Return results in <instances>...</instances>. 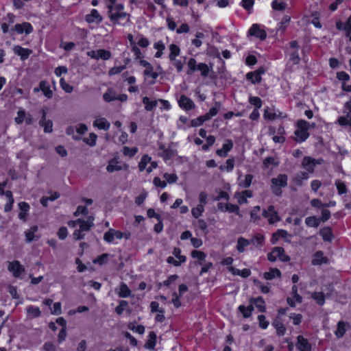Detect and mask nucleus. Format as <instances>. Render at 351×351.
Returning <instances> with one entry per match:
<instances>
[{
  "label": "nucleus",
  "instance_id": "obj_1",
  "mask_svg": "<svg viewBox=\"0 0 351 351\" xmlns=\"http://www.w3.org/2000/svg\"><path fill=\"white\" fill-rule=\"evenodd\" d=\"M108 17L113 24L125 25L130 23V15L123 11V5L115 3H108Z\"/></svg>",
  "mask_w": 351,
  "mask_h": 351
},
{
  "label": "nucleus",
  "instance_id": "obj_2",
  "mask_svg": "<svg viewBox=\"0 0 351 351\" xmlns=\"http://www.w3.org/2000/svg\"><path fill=\"white\" fill-rule=\"evenodd\" d=\"M296 129L294 132V136L292 140L298 143H302L306 141L310 136L308 130L310 128V123L304 120L300 119L296 122Z\"/></svg>",
  "mask_w": 351,
  "mask_h": 351
},
{
  "label": "nucleus",
  "instance_id": "obj_3",
  "mask_svg": "<svg viewBox=\"0 0 351 351\" xmlns=\"http://www.w3.org/2000/svg\"><path fill=\"white\" fill-rule=\"evenodd\" d=\"M343 112L346 113V115L339 117L336 123L341 127L351 128V96L343 104Z\"/></svg>",
  "mask_w": 351,
  "mask_h": 351
},
{
  "label": "nucleus",
  "instance_id": "obj_4",
  "mask_svg": "<svg viewBox=\"0 0 351 351\" xmlns=\"http://www.w3.org/2000/svg\"><path fill=\"white\" fill-rule=\"evenodd\" d=\"M322 161V159H315L311 156H304L302 162V166L308 173H312L314 172L316 165H321Z\"/></svg>",
  "mask_w": 351,
  "mask_h": 351
},
{
  "label": "nucleus",
  "instance_id": "obj_5",
  "mask_svg": "<svg viewBox=\"0 0 351 351\" xmlns=\"http://www.w3.org/2000/svg\"><path fill=\"white\" fill-rule=\"evenodd\" d=\"M285 185V176L280 174L277 178L271 179V190L276 195L282 193V187Z\"/></svg>",
  "mask_w": 351,
  "mask_h": 351
},
{
  "label": "nucleus",
  "instance_id": "obj_6",
  "mask_svg": "<svg viewBox=\"0 0 351 351\" xmlns=\"http://www.w3.org/2000/svg\"><path fill=\"white\" fill-rule=\"evenodd\" d=\"M285 309L281 308L278 310V313L276 318L274 320L272 324L276 328V332L278 335H284L285 328L282 322V317L285 315Z\"/></svg>",
  "mask_w": 351,
  "mask_h": 351
},
{
  "label": "nucleus",
  "instance_id": "obj_7",
  "mask_svg": "<svg viewBox=\"0 0 351 351\" xmlns=\"http://www.w3.org/2000/svg\"><path fill=\"white\" fill-rule=\"evenodd\" d=\"M335 27L339 31H344L346 36L348 37L349 41L351 43V14L345 23H343L340 20L337 21Z\"/></svg>",
  "mask_w": 351,
  "mask_h": 351
},
{
  "label": "nucleus",
  "instance_id": "obj_8",
  "mask_svg": "<svg viewBox=\"0 0 351 351\" xmlns=\"http://www.w3.org/2000/svg\"><path fill=\"white\" fill-rule=\"evenodd\" d=\"M295 348L298 351H312L311 343L302 335L297 337Z\"/></svg>",
  "mask_w": 351,
  "mask_h": 351
},
{
  "label": "nucleus",
  "instance_id": "obj_9",
  "mask_svg": "<svg viewBox=\"0 0 351 351\" xmlns=\"http://www.w3.org/2000/svg\"><path fill=\"white\" fill-rule=\"evenodd\" d=\"M87 55L95 60L101 58V60H107L111 57L110 51L105 49L92 50L88 51Z\"/></svg>",
  "mask_w": 351,
  "mask_h": 351
},
{
  "label": "nucleus",
  "instance_id": "obj_10",
  "mask_svg": "<svg viewBox=\"0 0 351 351\" xmlns=\"http://www.w3.org/2000/svg\"><path fill=\"white\" fill-rule=\"evenodd\" d=\"M8 269L12 272L13 276L15 278H19L21 274L25 271V267L21 265L19 261L10 262Z\"/></svg>",
  "mask_w": 351,
  "mask_h": 351
},
{
  "label": "nucleus",
  "instance_id": "obj_11",
  "mask_svg": "<svg viewBox=\"0 0 351 351\" xmlns=\"http://www.w3.org/2000/svg\"><path fill=\"white\" fill-rule=\"evenodd\" d=\"M328 258L324 256V254L322 251L318 250L313 254V258L311 260L312 265L317 266L322 265L323 264H328Z\"/></svg>",
  "mask_w": 351,
  "mask_h": 351
},
{
  "label": "nucleus",
  "instance_id": "obj_12",
  "mask_svg": "<svg viewBox=\"0 0 351 351\" xmlns=\"http://www.w3.org/2000/svg\"><path fill=\"white\" fill-rule=\"evenodd\" d=\"M263 215L264 217L268 219V221L270 224H273L280 221V217L278 215L277 212L274 210V207L273 206H269L267 210H265L263 212Z\"/></svg>",
  "mask_w": 351,
  "mask_h": 351
},
{
  "label": "nucleus",
  "instance_id": "obj_13",
  "mask_svg": "<svg viewBox=\"0 0 351 351\" xmlns=\"http://www.w3.org/2000/svg\"><path fill=\"white\" fill-rule=\"evenodd\" d=\"M284 248L281 247H274L270 253L268 254L267 258L268 260L271 262H274L276 261L277 258H278L282 261H285V259L284 258Z\"/></svg>",
  "mask_w": 351,
  "mask_h": 351
},
{
  "label": "nucleus",
  "instance_id": "obj_14",
  "mask_svg": "<svg viewBox=\"0 0 351 351\" xmlns=\"http://www.w3.org/2000/svg\"><path fill=\"white\" fill-rule=\"evenodd\" d=\"M42 118L39 121V125L44 128L45 133H51L53 131V122L51 120L46 119L47 112L45 110H41Z\"/></svg>",
  "mask_w": 351,
  "mask_h": 351
},
{
  "label": "nucleus",
  "instance_id": "obj_15",
  "mask_svg": "<svg viewBox=\"0 0 351 351\" xmlns=\"http://www.w3.org/2000/svg\"><path fill=\"white\" fill-rule=\"evenodd\" d=\"M249 35L259 38L261 40H265L267 37V34L264 29L260 28L258 24H253L248 32Z\"/></svg>",
  "mask_w": 351,
  "mask_h": 351
},
{
  "label": "nucleus",
  "instance_id": "obj_16",
  "mask_svg": "<svg viewBox=\"0 0 351 351\" xmlns=\"http://www.w3.org/2000/svg\"><path fill=\"white\" fill-rule=\"evenodd\" d=\"M350 328L348 322L344 321H339L337 324V330L335 331V335L337 338H342L348 329Z\"/></svg>",
  "mask_w": 351,
  "mask_h": 351
},
{
  "label": "nucleus",
  "instance_id": "obj_17",
  "mask_svg": "<svg viewBox=\"0 0 351 351\" xmlns=\"http://www.w3.org/2000/svg\"><path fill=\"white\" fill-rule=\"evenodd\" d=\"M319 235L322 239L326 242H331L334 239V234L332 228L330 226H325L320 229Z\"/></svg>",
  "mask_w": 351,
  "mask_h": 351
},
{
  "label": "nucleus",
  "instance_id": "obj_18",
  "mask_svg": "<svg viewBox=\"0 0 351 351\" xmlns=\"http://www.w3.org/2000/svg\"><path fill=\"white\" fill-rule=\"evenodd\" d=\"M179 105L185 110H191L195 107L194 102L185 95H182L179 99Z\"/></svg>",
  "mask_w": 351,
  "mask_h": 351
},
{
  "label": "nucleus",
  "instance_id": "obj_19",
  "mask_svg": "<svg viewBox=\"0 0 351 351\" xmlns=\"http://www.w3.org/2000/svg\"><path fill=\"white\" fill-rule=\"evenodd\" d=\"M93 217H88L86 220H82L78 219V222L80 224V230L82 231H88L91 227L93 226Z\"/></svg>",
  "mask_w": 351,
  "mask_h": 351
},
{
  "label": "nucleus",
  "instance_id": "obj_20",
  "mask_svg": "<svg viewBox=\"0 0 351 351\" xmlns=\"http://www.w3.org/2000/svg\"><path fill=\"white\" fill-rule=\"evenodd\" d=\"M93 126L99 130H108L110 128V123L106 118L96 119L93 122Z\"/></svg>",
  "mask_w": 351,
  "mask_h": 351
},
{
  "label": "nucleus",
  "instance_id": "obj_21",
  "mask_svg": "<svg viewBox=\"0 0 351 351\" xmlns=\"http://www.w3.org/2000/svg\"><path fill=\"white\" fill-rule=\"evenodd\" d=\"M14 30L19 34L25 32L28 34L33 30L32 26L29 23H23V24H16L14 25Z\"/></svg>",
  "mask_w": 351,
  "mask_h": 351
},
{
  "label": "nucleus",
  "instance_id": "obj_22",
  "mask_svg": "<svg viewBox=\"0 0 351 351\" xmlns=\"http://www.w3.org/2000/svg\"><path fill=\"white\" fill-rule=\"evenodd\" d=\"M13 50L14 53L21 56V58L22 60L27 59L32 52V50L29 49L23 48L22 47L19 45L14 46Z\"/></svg>",
  "mask_w": 351,
  "mask_h": 351
},
{
  "label": "nucleus",
  "instance_id": "obj_23",
  "mask_svg": "<svg viewBox=\"0 0 351 351\" xmlns=\"http://www.w3.org/2000/svg\"><path fill=\"white\" fill-rule=\"evenodd\" d=\"M86 21L89 23L95 22L100 23L102 21V17L97 10L93 9L90 14L86 16Z\"/></svg>",
  "mask_w": 351,
  "mask_h": 351
},
{
  "label": "nucleus",
  "instance_id": "obj_24",
  "mask_svg": "<svg viewBox=\"0 0 351 351\" xmlns=\"http://www.w3.org/2000/svg\"><path fill=\"white\" fill-rule=\"evenodd\" d=\"M232 141L231 140H228L227 143L223 145L221 149L217 150V154L221 157H226L228 152L232 149Z\"/></svg>",
  "mask_w": 351,
  "mask_h": 351
},
{
  "label": "nucleus",
  "instance_id": "obj_25",
  "mask_svg": "<svg viewBox=\"0 0 351 351\" xmlns=\"http://www.w3.org/2000/svg\"><path fill=\"white\" fill-rule=\"evenodd\" d=\"M281 272L277 268H271L269 271L265 272L263 274V278L265 280H270L275 278H280Z\"/></svg>",
  "mask_w": 351,
  "mask_h": 351
},
{
  "label": "nucleus",
  "instance_id": "obj_26",
  "mask_svg": "<svg viewBox=\"0 0 351 351\" xmlns=\"http://www.w3.org/2000/svg\"><path fill=\"white\" fill-rule=\"evenodd\" d=\"M40 89L47 98L51 99L53 97V91L50 89L47 82L45 80L41 81L40 82Z\"/></svg>",
  "mask_w": 351,
  "mask_h": 351
},
{
  "label": "nucleus",
  "instance_id": "obj_27",
  "mask_svg": "<svg viewBox=\"0 0 351 351\" xmlns=\"http://www.w3.org/2000/svg\"><path fill=\"white\" fill-rule=\"evenodd\" d=\"M250 302L252 304L251 305L254 304L260 312L263 313L265 311V301L262 297L252 298Z\"/></svg>",
  "mask_w": 351,
  "mask_h": 351
},
{
  "label": "nucleus",
  "instance_id": "obj_28",
  "mask_svg": "<svg viewBox=\"0 0 351 351\" xmlns=\"http://www.w3.org/2000/svg\"><path fill=\"white\" fill-rule=\"evenodd\" d=\"M308 178V172L300 171L293 178V182L297 186H302L303 184V181L307 180Z\"/></svg>",
  "mask_w": 351,
  "mask_h": 351
},
{
  "label": "nucleus",
  "instance_id": "obj_29",
  "mask_svg": "<svg viewBox=\"0 0 351 351\" xmlns=\"http://www.w3.org/2000/svg\"><path fill=\"white\" fill-rule=\"evenodd\" d=\"M220 107H221L220 102L216 101L215 103V106L211 108L209 110L208 112H207L204 114V120L208 121V120L210 119L213 117L215 116L218 113V111H219Z\"/></svg>",
  "mask_w": 351,
  "mask_h": 351
},
{
  "label": "nucleus",
  "instance_id": "obj_30",
  "mask_svg": "<svg viewBox=\"0 0 351 351\" xmlns=\"http://www.w3.org/2000/svg\"><path fill=\"white\" fill-rule=\"evenodd\" d=\"M311 298L312 299H313L316 303L319 305V306H322L325 303V300H326V298H325V295L323 292L322 291H319V292H317V291H315L313 292L312 294H311Z\"/></svg>",
  "mask_w": 351,
  "mask_h": 351
},
{
  "label": "nucleus",
  "instance_id": "obj_31",
  "mask_svg": "<svg viewBox=\"0 0 351 351\" xmlns=\"http://www.w3.org/2000/svg\"><path fill=\"white\" fill-rule=\"evenodd\" d=\"M122 167L118 165V161L116 158L110 160L106 167V170L110 173H112L116 171H120Z\"/></svg>",
  "mask_w": 351,
  "mask_h": 351
},
{
  "label": "nucleus",
  "instance_id": "obj_32",
  "mask_svg": "<svg viewBox=\"0 0 351 351\" xmlns=\"http://www.w3.org/2000/svg\"><path fill=\"white\" fill-rule=\"evenodd\" d=\"M143 103L145 104V109L147 111H152L154 108L156 107L158 101L157 100H150L149 97H144L143 98Z\"/></svg>",
  "mask_w": 351,
  "mask_h": 351
},
{
  "label": "nucleus",
  "instance_id": "obj_33",
  "mask_svg": "<svg viewBox=\"0 0 351 351\" xmlns=\"http://www.w3.org/2000/svg\"><path fill=\"white\" fill-rule=\"evenodd\" d=\"M156 335L154 332H150L148 339L145 345V348L149 350H154L156 346Z\"/></svg>",
  "mask_w": 351,
  "mask_h": 351
},
{
  "label": "nucleus",
  "instance_id": "obj_34",
  "mask_svg": "<svg viewBox=\"0 0 351 351\" xmlns=\"http://www.w3.org/2000/svg\"><path fill=\"white\" fill-rule=\"evenodd\" d=\"M191 256L193 258L197 259L198 265H203V262L205 261L206 255L203 252L198 251V250H193L191 252Z\"/></svg>",
  "mask_w": 351,
  "mask_h": 351
},
{
  "label": "nucleus",
  "instance_id": "obj_35",
  "mask_svg": "<svg viewBox=\"0 0 351 351\" xmlns=\"http://www.w3.org/2000/svg\"><path fill=\"white\" fill-rule=\"evenodd\" d=\"M251 242L243 237H239L237 240V249L239 252H243L245 247Z\"/></svg>",
  "mask_w": 351,
  "mask_h": 351
},
{
  "label": "nucleus",
  "instance_id": "obj_36",
  "mask_svg": "<svg viewBox=\"0 0 351 351\" xmlns=\"http://www.w3.org/2000/svg\"><path fill=\"white\" fill-rule=\"evenodd\" d=\"M302 301V298L298 293L293 294V297L287 298V304L290 306H295L296 303H301Z\"/></svg>",
  "mask_w": 351,
  "mask_h": 351
},
{
  "label": "nucleus",
  "instance_id": "obj_37",
  "mask_svg": "<svg viewBox=\"0 0 351 351\" xmlns=\"http://www.w3.org/2000/svg\"><path fill=\"white\" fill-rule=\"evenodd\" d=\"M37 231H38V227L36 226H32L29 230H27L25 232L26 241L27 242H31V241H34L35 239V238L36 237V236H34V233L36 232Z\"/></svg>",
  "mask_w": 351,
  "mask_h": 351
},
{
  "label": "nucleus",
  "instance_id": "obj_38",
  "mask_svg": "<svg viewBox=\"0 0 351 351\" xmlns=\"http://www.w3.org/2000/svg\"><path fill=\"white\" fill-rule=\"evenodd\" d=\"M305 223L308 227L317 228L319 225V219L315 216H310L305 219Z\"/></svg>",
  "mask_w": 351,
  "mask_h": 351
},
{
  "label": "nucleus",
  "instance_id": "obj_39",
  "mask_svg": "<svg viewBox=\"0 0 351 351\" xmlns=\"http://www.w3.org/2000/svg\"><path fill=\"white\" fill-rule=\"evenodd\" d=\"M170 53L169 58L171 60H175L176 57L180 54V48L175 44H171L169 46Z\"/></svg>",
  "mask_w": 351,
  "mask_h": 351
},
{
  "label": "nucleus",
  "instance_id": "obj_40",
  "mask_svg": "<svg viewBox=\"0 0 351 351\" xmlns=\"http://www.w3.org/2000/svg\"><path fill=\"white\" fill-rule=\"evenodd\" d=\"M118 294H119V296L121 298H128L130 295L131 291L129 289L127 285H125V283H122L120 285L119 291Z\"/></svg>",
  "mask_w": 351,
  "mask_h": 351
},
{
  "label": "nucleus",
  "instance_id": "obj_41",
  "mask_svg": "<svg viewBox=\"0 0 351 351\" xmlns=\"http://www.w3.org/2000/svg\"><path fill=\"white\" fill-rule=\"evenodd\" d=\"M335 186L337 187V192H338L339 195H343L347 193V191H348L347 186L343 181H341L340 180H336Z\"/></svg>",
  "mask_w": 351,
  "mask_h": 351
},
{
  "label": "nucleus",
  "instance_id": "obj_42",
  "mask_svg": "<svg viewBox=\"0 0 351 351\" xmlns=\"http://www.w3.org/2000/svg\"><path fill=\"white\" fill-rule=\"evenodd\" d=\"M27 313L31 317V318L38 317L41 314L40 308L33 306L27 307Z\"/></svg>",
  "mask_w": 351,
  "mask_h": 351
},
{
  "label": "nucleus",
  "instance_id": "obj_43",
  "mask_svg": "<svg viewBox=\"0 0 351 351\" xmlns=\"http://www.w3.org/2000/svg\"><path fill=\"white\" fill-rule=\"evenodd\" d=\"M239 310L243 314V317L247 318L251 315L252 311L254 310V307L252 305H250L247 307L241 305L239 307Z\"/></svg>",
  "mask_w": 351,
  "mask_h": 351
},
{
  "label": "nucleus",
  "instance_id": "obj_44",
  "mask_svg": "<svg viewBox=\"0 0 351 351\" xmlns=\"http://www.w3.org/2000/svg\"><path fill=\"white\" fill-rule=\"evenodd\" d=\"M253 176L251 174H247L245 176L244 180H241L239 183V186L243 188H248L252 184Z\"/></svg>",
  "mask_w": 351,
  "mask_h": 351
},
{
  "label": "nucleus",
  "instance_id": "obj_45",
  "mask_svg": "<svg viewBox=\"0 0 351 351\" xmlns=\"http://www.w3.org/2000/svg\"><path fill=\"white\" fill-rule=\"evenodd\" d=\"M313 19L311 20V23L314 25L315 27L317 29H321L322 27V25L319 21V14L317 12H315L312 13Z\"/></svg>",
  "mask_w": 351,
  "mask_h": 351
},
{
  "label": "nucleus",
  "instance_id": "obj_46",
  "mask_svg": "<svg viewBox=\"0 0 351 351\" xmlns=\"http://www.w3.org/2000/svg\"><path fill=\"white\" fill-rule=\"evenodd\" d=\"M280 237L285 238V231L283 230H278L277 232L272 234L271 242L272 244L277 243Z\"/></svg>",
  "mask_w": 351,
  "mask_h": 351
},
{
  "label": "nucleus",
  "instance_id": "obj_47",
  "mask_svg": "<svg viewBox=\"0 0 351 351\" xmlns=\"http://www.w3.org/2000/svg\"><path fill=\"white\" fill-rule=\"evenodd\" d=\"M246 77L247 80H250L253 84L260 83L262 80L261 77H260L258 74L257 75L254 72H250L247 73Z\"/></svg>",
  "mask_w": 351,
  "mask_h": 351
},
{
  "label": "nucleus",
  "instance_id": "obj_48",
  "mask_svg": "<svg viewBox=\"0 0 351 351\" xmlns=\"http://www.w3.org/2000/svg\"><path fill=\"white\" fill-rule=\"evenodd\" d=\"M197 70L201 71V74L204 77H207L210 71L208 65L204 63L198 64L197 65Z\"/></svg>",
  "mask_w": 351,
  "mask_h": 351
},
{
  "label": "nucleus",
  "instance_id": "obj_49",
  "mask_svg": "<svg viewBox=\"0 0 351 351\" xmlns=\"http://www.w3.org/2000/svg\"><path fill=\"white\" fill-rule=\"evenodd\" d=\"M151 158L147 155H145L142 157L140 162L138 163V168L140 171H143L145 170L146 165L148 162H150Z\"/></svg>",
  "mask_w": 351,
  "mask_h": 351
},
{
  "label": "nucleus",
  "instance_id": "obj_50",
  "mask_svg": "<svg viewBox=\"0 0 351 351\" xmlns=\"http://www.w3.org/2000/svg\"><path fill=\"white\" fill-rule=\"evenodd\" d=\"M197 64H197L195 59L190 58L188 62L189 70L187 71V74L191 75L192 73L196 71Z\"/></svg>",
  "mask_w": 351,
  "mask_h": 351
},
{
  "label": "nucleus",
  "instance_id": "obj_51",
  "mask_svg": "<svg viewBox=\"0 0 351 351\" xmlns=\"http://www.w3.org/2000/svg\"><path fill=\"white\" fill-rule=\"evenodd\" d=\"M103 98L107 102L117 100L115 93L111 90H109L108 92L105 93L103 95Z\"/></svg>",
  "mask_w": 351,
  "mask_h": 351
},
{
  "label": "nucleus",
  "instance_id": "obj_52",
  "mask_svg": "<svg viewBox=\"0 0 351 351\" xmlns=\"http://www.w3.org/2000/svg\"><path fill=\"white\" fill-rule=\"evenodd\" d=\"M289 61H291L293 64H298L300 63V58L298 50L290 53Z\"/></svg>",
  "mask_w": 351,
  "mask_h": 351
},
{
  "label": "nucleus",
  "instance_id": "obj_53",
  "mask_svg": "<svg viewBox=\"0 0 351 351\" xmlns=\"http://www.w3.org/2000/svg\"><path fill=\"white\" fill-rule=\"evenodd\" d=\"M204 205L203 204H199L197 206V207L193 208L191 210V213L193 216L195 218H198L202 213L204 212Z\"/></svg>",
  "mask_w": 351,
  "mask_h": 351
},
{
  "label": "nucleus",
  "instance_id": "obj_54",
  "mask_svg": "<svg viewBox=\"0 0 351 351\" xmlns=\"http://www.w3.org/2000/svg\"><path fill=\"white\" fill-rule=\"evenodd\" d=\"M271 7L275 10L282 11L285 9V5L282 1H278V0H274L271 3Z\"/></svg>",
  "mask_w": 351,
  "mask_h": 351
},
{
  "label": "nucleus",
  "instance_id": "obj_55",
  "mask_svg": "<svg viewBox=\"0 0 351 351\" xmlns=\"http://www.w3.org/2000/svg\"><path fill=\"white\" fill-rule=\"evenodd\" d=\"M60 84L62 88L66 93H71L73 90V87L72 86L69 85L68 83H66L63 78L60 79Z\"/></svg>",
  "mask_w": 351,
  "mask_h": 351
},
{
  "label": "nucleus",
  "instance_id": "obj_56",
  "mask_svg": "<svg viewBox=\"0 0 351 351\" xmlns=\"http://www.w3.org/2000/svg\"><path fill=\"white\" fill-rule=\"evenodd\" d=\"M128 305V303L125 300H121L119 302V304L115 308V312L118 315H121L125 309V308Z\"/></svg>",
  "mask_w": 351,
  "mask_h": 351
},
{
  "label": "nucleus",
  "instance_id": "obj_57",
  "mask_svg": "<svg viewBox=\"0 0 351 351\" xmlns=\"http://www.w3.org/2000/svg\"><path fill=\"white\" fill-rule=\"evenodd\" d=\"M226 211H228L230 213H234L237 215H239V207L237 205L232 204H226L225 205Z\"/></svg>",
  "mask_w": 351,
  "mask_h": 351
},
{
  "label": "nucleus",
  "instance_id": "obj_58",
  "mask_svg": "<svg viewBox=\"0 0 351 351\" xmlns=\"http://www.w3.org/2000/svg\"><path fill=\"white\" fill-rule=\"evenodd\" d=\"M249 102L252 105H254L256 107L255 109H257V110L258 108H260L262 106L261 99L258 97H250L249 99Z\"/></svg>",
  "mask_w": 351,
  "mask_h": 351
},
{
  "label": "nucleus",
  "instance_id": "obj_59",
  "mask_svg": "<svg viewBox=\"0 0 351 351\" xmlns=\"http://www.w3.org/2000/svg\"><path fill=\"white\" fill-rule=\"evenodd\" d=\"M289 319H292L293 324L295 326L300 325L302 322V316L301 314H291L289 315Z\"/></svg>",
  "mask_w": 351,
  "mask_h": 351
},
{
  "label": "nucleus",
  "instance_id": "obj_60",
  "mask_svg": "<svg viewBox=\"0 0 351 351\" xmlns=\"http://www.w3.org/2000/svg\"><path fill=\"white\" fill-rule=\"evenodd\" d=\"M26 115L27 114H26L25 110H19L17 112V117L15 118V122L17 124L22 123L23 122V121L25 120Z\"/></svg>",
  "mask_w": 351,
  "mask_h": 351
},
{
  "label": "nucleus",
  "instance_id": "obj_61",
  "mask_svg": "<svg viewBox=\"0 0 351 351\" xmlns=\"http://www.w3.org/2000/svg\"><path fill=\"white\" fill-rule=\"evenodd\" d=\"M163 178L166 180V181L169 184L175 183L178 180V176L174 174H169L168 173H165L163 175Z\"/></svg>",
  "mask_w": 351,
  "mask_h": 351
},
{
  "label": "nucleus",
  "instance_id": "obj_62",
  "mask_svg": "<svg viewBox=\"0 0 351 351\" xmlns=\"http://www.w3.org/2000/svg\"><path fill=\"white\" fill-rule=\"evenodd\" d=\"M97 136L95 133H90L88 138H84V141L90 146H94L96 144Z\"/></svg>",
  "mask_w": 351,
  "mask_h": 351
},
{
  "label": "nucleus",
  "instance_id": "obj_63",
  "mask_svg": "<svg viewBox=\"0 0 351 351\" xmlns=\"http://www.w3.org/2000/svg\"><path fill=\"white\" fill-rule=\"evenodd\" d=\"M337 78L339 81L345 82L350 80V75L345 71H339L337 73Z\"/></svg>",
  "mask_w": 351,
  "mask_h": 351
},
{
  "label": "nucleus",
  "instance_id": "obj_64",
  "mask_svg": "<svg viewBox=\"0 0 351 351\" xmlns=\"http://www.w3.org/2000/svg\"><path fill=\"white\" fill-rule=\"evenodd\" d=\"M114 229H110L108 232H106L104 235V239L108 243H111L113 241L114 239Z\"/></svg>",
  "mask_w": 351,
  "mask_h": 351
}]
</instances>
